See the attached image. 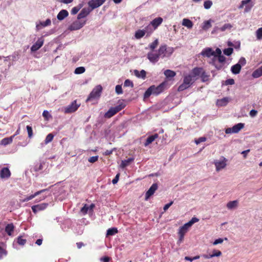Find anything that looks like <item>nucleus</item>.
<instances>
[{
  "mask_svg": "<svg viewBox=\"0 0 262 262\" xmlns=\"http://www.w3.org/2000/svg\"><path fill=\"white\" fill-rule=\"evenodd\" d=\"M165 85V82H163L157 86L155 85L149 86L144 94V98H148L151 94L159 95L164 91Z\"/></svg>",
  "mask_w": 262,
  "mask_h": 262,
  "instance_id": "1",
  "label": "nucleus"
},
{
  "mask_svg": "<svg viewBox=\"0 0 262 262\" xmlns=\"http://www.w3.org/2000/svg\"><path fill=\"white\" fill-rule=\"evenodd\" d=\"M196 80L194 78L192 75L188 74L184 76L183 82L178 89L179 91H183L188 88Z\"/></svg>",
  "mask_w": 262,
  "mask_h": 262,
  "instance_id": "2",
  "label": "nucleus"
},
{
  "mask_svg": "<svg viewBox=\"0 0 262 262\" xmlns=\"http://www.w3.org/2000/svg\"><path fill=\"white\" fill-rule=\"evenodd\" d=\"M125 106V104L123 103H121L119 105L110 108L108 111L104 114V117L106 118H110L115 115L116 113L123 109Z\"/></svg>",
  "mask_w": 262,
  "mask_h": 262,
  "instance_id": "3",
  "label": "nucleus"
},
{
  "mask_svg": "<svg viewBox=\"0 0 262 262\" xmlns=\"http://www.w3.org/2000/svg\"><path fill=\"white\" fill-rule=\"evenodd\" d=\"M102 91V87L101 85L96 86L89 95L86 101L98 99L100 97Z\"/></svg>",
  "mask_w": 262,
  "mask_h": 262,
  "instance_id": "4",
  "label": "nucleus"
},
{
  "mask_svg": "<svg viewBox=\"0 0 262 262\" xmlns=\"http://www.w3.org/2000/svg\"><path fill=\"white\" fill-rule=\"evenodd\" d=\"M86 20L82 21L77 19L69 26L68 30L71 31L79 30L84 26Z\"/></svg>",
  "mask_w": 262,
  "mask_h": 262,
  "instance_id": "5",
  "label": "nucleus"
},
{
  "mask_svg": "<svg viewBox=\"0 0 262 262\" xmlns=\"http://www.w3.org/2000/svg\"><path fill=\"white\" fill-rule=\"evenodd\" d=\"M227 161V159L224 157H221L220 160H214L213 163L215 166L216 171H219L226 166Z\"/></svg>",
  "mask_w": 262,
  "mask_h": 262,
  "instance_id": "6",
  "label": "nucleus"
},
{
  "mask_svg": "<svg viewBox=\"0 0 262 262\" xmlns=\"http://www.w3.org/2000/svg\"><path fill=\"white\" fill-rule=\"evenodd\" d=\"M80 104H77L76 100L73 101L70 104L64 107V113L67 114L72 113L77 110Z\"/></svg>",
  "mask_w": 262,
  "mask_h": 262,
  "instance_id": "7",
  "label": "nucleus"
},
{
  "mask_svg": "<svg viewBox=\"0 0 262 262\" xmlns=\"http://www.w3.org/2000/svg\"><path fill=\"white\" fill-rule=\"evenodd\" d=\"M200 54L203 57H206L208 58L210 57L213 56L214 57L212 59V62L215 61V53L212 48H206L201 52Z\"/></svg>",
  "mask_w": 262,
  "mask_h": 262,
  "instance_id": "8",
  "label": "nucleus"
},
{
  "mask_svg": "<svg viewBox=\"0 0 262 262\" xmlns=\"http://www.w3.org/2000/svg\"><path fill=\"white\" fill-rule=\"evenodd\" d=\"M106 0H91L88 2V5L93 10L101 6Z\"/></svg>",
  "mask_w": 262,
  "mask_h": 262,
  "instance_id": "9",
  "label": "nucleus"
},
{
  "mask_svg": "<svg viewBox=\"0 0 262 262\" xmlns=\"http://www.w3.org/2000/svg\"><path fill=\"white\" fill-rule=\"evenodd\" d=\"M158 186L157 183H154L145 193V200L147 201L152 195L156 190L158 189Z\"/></svg>",
  "mask_w": 262,
  "mask_h": 262,
  "instance_id": "10",
  "label": "nucleus"
},
{
  "mask_svg": "<svg viewBox=\"0 0 262 262\" xmlns=\"http://www.w3.org/2000/svg\"><path fill=\"white\" fill-rule=\"evenodd\" d=\"M92 11V9L89 8H83L80 12L77 15V19L81 20L82 18L86 17Z\"/></svg>",
  "mask_w": 262,
  "mask_h": 262,
  "instance_id": "11",
  "label": "nucleus"
},
{
  "mask_svg": "<svg viewBox=\"0 0 262 262\" xmlns=\"http://www.w3.org/2000/svg\"><path fill=\"white\" fill-rule=\"evenodd\" d=\"M159 58L160 57L157 53H154L151 52L147 53V58L153 63L157 62L159 60Z\"/></svg>",
  "mask_w": 262,
  "mask_h": 262,
  "instance_id": "12",
  "label": "nucleus"
},
{
  "mask_svg": "<svg viewBox=\"0 0 262 262\" xmlns=\"http://www.w3.org/2000/svg\"><path fill=\"white\" fill-rule=\"evenodd\" d=\"M163 22V18L161 17H158L153 19L150 22V25L153 27L154 29H156Z\"/></svg>",
  "mask_w": 262,
  "mask_h": 262,
  "instance_id": "13",
  "label": "nucleus"
},
{
  "mask_svg": "<svg viewBox=\"0 0 262 262\" xmlns=\"http://www.w3.org/2000/svg\"><path fill=\"white\" fill-rule=\"evenodd\" d=\"M11 172L7 167L3 168L0 171V177L1 178H8L10 176Z\"/></svg>",
  "mask_w": 262,
  "mask_h": 262,
  "instance_id": "14",
  "label": "nucleus"
},
{
  "mask_svg": "<svg viewBox=\"0 0 262 262\" xmlns=\"http://www.w3.org/2000/svg\"><path fill=\"white\" fill-rule=\"evenodd\" d=\"M69 15V12L67 10L62 9L57 14V18L59 20H62Z\"/></svg>",
  "mask_w": 262,
  "mask_h": 262,
  "instance_id": "15",
  "label": "nucleus"
},
{
  "mask_svg": "<svg viewBox=\"0 0 262 262\" xmlns=\"http://www.w3.org/2000/svg\"><path fill=\"white\" fill-rule=\"evenodd\" d=\"M48 206V204L45 203L34 205V213H35L38 211L44 210Z\"/></svg>",
  "mask_w": 262,
  "mask_h": 262,
  "instance_id": "16",
  "label": "nucleus"
},
{
  "mask_svg": "<svg viewBox=\"0 0 262 262\" xmlns=\"http://www.w3.org/2000/svg\"><path fill=\"white\" fill-rule=\"evenodd\" d=\"M167 51V46L166 45H162L161 46L158 50V53H157L159 57H162L164 58L166 56V51Z\"/></svg>",
  "mask_w": 262,
  "mask_h": 262,
  "instance_id": "17",
  "label": "nucleus"
},
{
  "mask_svg": "<svg viewBox=\"0 0 262 262\" xmlns=\"http://www.w3.org/2000/svg\"><path fill=\"white\" fill-rule=\"evenodd\" d=\"M203 71V69L202 68L196 67L192 70L191 74H190L192 75L193 77L195 78L196 76L201 75Z\"/></svg>",
  "mask_w": 262,
  "mask_h": 262,
  "instance_id": "18",
  "label": "nucleus"
},
{
  "mask_svg": "<svg viewBox=\"0 0 262 262\" xmlns=\"http://www.w3.org/2000/svg\"><path fill=\"white\" fill-rule=\"evenodd\" d=\"M51 24V21L50 19L48 18L45 21H40L39 24H36V28L37 30H39L42 27L50 25Z\"/></svg>",
  "mask_w": 262,
  "mask_h": 262,
  "instance_id": "19",
  "label": "nucleus"
},
{
  "mask_svg": "<svg viewBox=\"0 0 262 262\" xmlns=\"http://www.w3.org/2000/svg\"><path fill=\"white\" fill-rule=\"evenodd\" d=\"M134 74L138 78H141L143 79H145L146 78V72L144 70H142L140 72L137 70H135Z\"/></svg>",
  "mask_w": 262,
  "mask_h": 262,
  "instance_id": "20",
  "label": "nucleus"
},
{
  "mask_svg": "<svg viewBox=\"0 0 262 262\" xmlns=\"http://www.w3.org/2000/svg\"><path fill=\"white\" fill-rule=\"evenodd\" d=\"M241 69V64L236 63L231 67V71L234 74H238L240 73Z\"/></svg>",
  "mask_w": 262,
  "mask_h": 262,
  "instance_id": "21",
  "label": "nucleus"
},
{
  "mask_svg": "<svg viewBox=\"0 0 262 262\" xmlns=\"http://www.w3.org/2000/svg\"><path fill=\"white\" fill-rule=\"evenodd\" d=\"M44 42V39L42 37L38 39L35 44H34V51L38 50L42 45Z\"/></svg>",
  "mask_w": 262,
  "mask_h": 262,
  "instance_id": "22",
  "label": "nucleus"
},
{
  "mask_svg": "<svg viewBox=\"0 0 262 262\" xmlns=\"http://www.w3.org/2000/svg\"><path fill=\"white\" fill-rule=\"evenodd\" d=\"M158 137V135L157 134H155L153 135L149 136L148 137L146 140V142L144 143V145L145 146H147L149 144L151 143L156 139Z\"/></svg>",
  "mask_w": 262,
  "mask_h": 262,
  "instance_id": "23",
  "label": "nucleus"
},
{
  "mask_svg": "<svg viewBox=\"0 0 262 262\" xmlns=\"http://www.w3.org/2000/svg\"><path fill=\"white\" fill-rule=\"evenodd\" d=\"M14 136L15 135H13L11 136L10 137L5 138L3 139L1 141L0 144L5 146L11 143L13 141V138H14Z\"/></svg>",
  "mask_w": 262,
  "mask_h": 262,
  "instance_id": "24",
  "label": "nucleus"
},
{
  "mask_svg": "<svg viewBox=\"0 0 262 262\" xmlns=\"http://www.w3.org/2000/svg\"><path fill=\"white\" fill-rule=\"evenodd\" d=\"M14 229V226L12 223L8 224L5 227V231L9 236L12 235Z\"/></svg>",
  "mask_w": 262,
  "mask_h": 262,
  "instance_id": "25",
  "label": "nucleus"
},
{
  "mask_svg": "<svg viewBox=\"0 0 262 262\" xmlns=\"http://www.w3.org/2000/svg\"><path fill=\"white\" fill-rule=\"evenodd\" d=\"M238 206V201L237 200L230 201L227 204V207L228 209H233Z\"/></svg>",
  "mask_w": 262,
  "mask_h": 262,
  "instance_id": "26",
  "label": "nucleus"
},
{
  "mask_svg": "<svg viewBox=\"0 0 262 262\" xmlns=\"http://www.w3.org/2000/svg\"><path fill=\"white\" fill-rule=\"evenodd\" d=\"M244 127V124L242 123H239L232 127V130H233L234 133H238L242 128Z\"/></svg>",
  "mask_w": 262,
  "mask_h": 262,
  "instance_id": "27",
  "label": "nucleus"
},
{
  "mask_svg": "<svg viewBox=\"0 0 262 262\" xmlns=\"http://www.w3.org/2000/svg\"><path fill=\"white\" fill-rule=\"evenodd\" d=\"M182 25L188 29H191L193 27V23L190 19L184 18L182 21Z\"/></svg>",
  "mask_w": 262,
  "mask_h": 262,
  "instance_id": "28",
  "label": "nucleus"
},
{
  "mask_svg": "<svg viewBox=\"0 0 262 262\" xmlns=\"http://www.w3.org/2000/svg\"><path fill=\"white\" fill-rule=\"evenodd\" d=\"M252 75L254 78H256L261 76H262V66L258 69L255 70L253 72Z\"/></svg>",
  "mask_w": 262,
  "mask_h": 262,
  "instance_id": "29",
  "label": "nucleus"
},
{
  "mask_svg": "<svg viewBox=\"0 0 262 262\" xmlns=\"http://www.w3.org/2000/svg\"><path fill=\"white\" fill-rule=\"evenodd\" d=\"M145 34L146 33V36H149L151 33L153 32L154 30H155L153 27L150 24H149L147 26L145 27L143 29Z\"/></svg>",
  "mask_w": 262,
  "mask_h": 262,
  "instance_id": "30",
  "label": "nucleus"
},
{
  "mask_svg": "<svg viewBox=\"0 0 262 262\" xmlns=\"http://www.w3.org/2000/svg\"><path fill=\"white\" fill-rule=\"evenodd\" d=\"M145 34V33L144 30H137L135 34V37L137 39H140L143 37Z\"/></svg>",
  "mask_w": 262,
  "mask_h": 262,
  "instance_id": "31",
  "label": "nucleus"
},
{
  "mask_svg": "<svg viewBox=\"0 0 262 262\" xmlns=\"http://www.w3.org/2000/svg\"><path fill=\"white\" fill-rule=\"evenodd\" d=\"M118 233V230L117 228H111L108 229L106 232V236H112L115 235Z\"/></svg>",
  "mask_w": 262,
  "mask_h": 262,
  "instance_id": "32",
  "label": "nucleus"
},
{
  "mask_svg": "<svg viewBox=\"0 0 262 262\" xmlns=\"http://www.w3.org/2000/svg\"><path fill=\"white\" fill-rule=\"evenodd\" d=\"M164 75L167 78H172L175 76L176 73L170 70H166L164 71Z\"/></svg>",
  "mask_w": 262,
  "mask_h": 262,
  "instance_id": "33",
  "label": "nucleus"
},
{
  "mask_svg": "<svg viewBox=\"0 0 262 262\" xmlns=\"http://www.w3.org/2000/svg\"><path fill=\"white\" fill-rule=\"evenodd\" d=\"M133 160H134V158H129L127 159V160L122 161V162L121 164V167L122 168H124V167H126Z\"/></svg>",
  "mask_w": 262,
  "mask_h": 262,
  "instance_id": "34",
  "label": "nucleus"
},
{
  "mask_svg": "<svg viewBox=\"0 0 262 262\" xmlns=\"http://www.w3.org/2000/svg\"><path fill=\"white\" fill-rule=\"evenodd\" d=\"M211 21L212 20L211 19H209V20L204 21L203 25L202 26V29L204 30H207L208 29H209L210 28H211Z\"/></svg>",
  "mask_w": 262,
  "mask_h": 262,
  "instance_id": "35",
  "label": "nucleus"
},
{
  "mask_svg": "<svg viewBox=\"0 0 262 262\" xmlns=\"http://www.w3.org/2000/svg\"><path fill=\"white\" fill-rule=\"evenodd\" d=\"M209 75L203 70L201 74V77L203 82H206L208 81Z\"/></svg>",
  "mask_w": 262,
  "mask_h": 262,
  "instance_id": "36",
  "label": "nucleus"
},
{
  "mask_svg": "<svg viewBox=\"0 0 262 262\" xmlns=\"http://www.w3.org/2000/svg\"><path fill=\"white\" fill-rule=\"evenodd\" d=\"M85 68L83 67H79L75 70L74 73L76 74H82L85 72Z\"/></svg>",
  "mask_w": 262,
  "mask_h": 262,
  "instance_id": "37",
  "label": "nucleus"
},
{
  "mask_svg": "<svg viewBox=\"0 0 262 262\" xmlns=\"http://www.w3.org/2000/svg\"><path fill=\"white\" fill-rule=\"evenodd\" d=\"M232 27V26L230 24H225L224 26L221 28H220V31L222 32H224L227 29H230Z\"/></svg>",
  "mask_w": 262,
  "mask_h": 262,
  "instance_id": "38",
  "label": "nucleus"
},
{
  "mask_svg": "<svg viewBox=\"0 0 262 262\" xmlns=\"http://www.w3.org/2000/svg\"><path fill=\"white\" fill-rule=\"evenodd\" d=\"M233 52V49L232 48H228L227 49H225L223 50V53L225 55L227 56H230Z\"/></svg>",
  "mask_w": 262,
  "mask_h": 262,
  "instance_id": "39",
  "label": "nucleus"
},
{
  "mask_svg": "<svg viewBox=\"0 0 262 262\" xmlns=\"http://www.w3.org/2000/svg\"><path fill=\"white\" fill-rule=\"evenodd\" d=\"M256 36L258 40L262 39V27L258 28L256 31Z\"/></svg>",
  "mask_w": 262,
  "mask_h": 262,
  "instance_id": "40",
  "label": "nucleus"
},
{
  "mask_svg": "<svg viewBox=\"0 0 262 262\" xmlns=\"http://www.w3.org/2000/svg\"><path fill=\"white\" fill-rule=\"evenodd\" d=\"M54 138V135L52 134H49L45 140V143L48 144L49 142H51Z\"/></svg>",
  "mask_w": 262,
  "mask_h": 262,
  "instance_id": "41",
  "label": "nucleus"
},
{
  "mask_svg": "<svg viewBox=\"0 0 262 262\" xmlns=\"http://www.w3.org/2000/svg\"><path fill=\"white\" fill-rule=\"evenodd\" d=\"M159 43L158 39H156L154 42L149 45V48L151 51H153L158 46Z\"/></svg>",
  "mask_w": 262,
  "mask_h": 262,
  "instance_id": "42",
  "label": "nucleus"
},
{
  "mask_svg": "<svg viewBox=\"0 0 262 262\" xmlns=\"http://www.w3.org/2000/svg\"><path fill=\"white\" fill-rule=\"evenodd\" d=\"M7 255V250L0 246V259L3 258L4 256H6Z\"/></svg>",
  "mask_w": 262,
  "mask_h": 262,
  "instance_id": "43",
  "label": "nucleus"
},
{
  "mask_svg": "<svg viewBox=\"0 0 262 262\" xmlns=\"http://www.w3.org/2000/svg\"><path fill=\"white\" fill-rule=\"evenodd\" d=\"M124 86H129L132 88L134 87V83L133 82L130 80L129 79H126L125 80L124 82Z\"/></svg>",
  "mask_w": 262,
  "mask_h": 262,
  "instance_id": "44",
  "label": "nucleus"
},
{
  "mask_svg": "<svg viewBox=\"0 0 262 262\" xmlns=\"http://www.w3.org/2000/svg\"><path fill=\"white\" fill-rule=\"evenodd\" d=\"M212 5V2L211 1H206L204 2V7L206 9H209Z\"/></svg>",
  "mask_w": 262,
  "mask_h": 262,
  "instance_id": "45",
  "label": "nucleus"
},
{
  "mask_svg": "<svg viewBox=\"0 0 262 262\" xmlns=\"http://www.w3.org/2000/svg\"><path fill=\"white\" fill-rule=\"evenodd\" d=\"M228 102V98H224L220 100L219 101V105L221 106L226 105Z\"/></svg>",
  "mask_w": 262,
  "mask_h": 262,
  "instance_id": "46",
  "label": "nucleus"
},
{
  "mask_svg": "<svg viewBox=\"0 0 262 262\" xmlns=\"http://www.w3.org/2000/svg\"><path fill=\"white\" fill-rule=\"evenodd\" d=\"M17 242L20 245H24L26 243V239L22 238L21 236H19L17 239Z\"/></svg>",
  "mask_w": 262,
  "mask_h": 262,
  "instance_id": "47",
  "label": "nucleus"
},
{
  "mask_svg": "<svg viewBox=\"0 0 262 262\" xmlns=\"http://www.w3.org/2000/svg\"><path fill=\"white\" fill-rule=\"evenodd\" d=\"M115 91L117 94H122V89L121 85H117L115 88Z\"/></svg>",
  "mask_w": 262,
  "mask_h": 262,
  "instance_id": "48",
  "label": "nucleus"
},
{
  "mask_svg": "<svg viewBox=\"0 0 262 262\" xmlns=\"http://www.w3.org/2000/svg\"><path fill=\"white\" fill-rule=\"evenodd\" d=\"M98 156L91 157L88 159V161L92 163H95L98 161Z\"/></svg>",
  "mask_w": 262,
  "mask_h": 262,
  "instance_id": "49",
  "label": "nucleus"
},
{
  "mask_svg": "<svg viewBox=\"0 0 262 262\" xmlns=\"http://www.w3.org/2000/svg\"><path fill=\"white\" fill-rule=\"evenodd\" d=\"M217 58L219 62L221 63H224L226 61V57L222 54L217 57Z\"/></svg>",
  "mask_w": 262,
  "mask_h": 262,
  "instance_id": "50",
  "label": "nucleus"
},
{
  "mask_svg": "<svg viewBox=\"0 0 262 262\" xmlns=\"http://www.w3.org/2000/svg\"><path fill=\"white\" fill-rule=\"evenodd\" d=\"M206 140V138L204 137H200L199 139L195 140V143L196 144L198 145L200 143L202 142H204Z\"/></svg>",
  "mask_w": 262,
  "mask_h": 262,
  "instance_id": "51",
  "label": "nucleus"
},
{
  "mask_svg": "<svg viewBox=\"0 0 262 262\" xmlns=\"http://www.w3.org/2000/svg\"><path fill=\"white\" fill-rule=\"evenodd\" d=\"M48 189H42L40 191H38L34 193V195H33L34 198H36L37 196H38L39 194H41L43 192H44L46 191H48Z\"/></svg>",
  "mask_w": 262,
  "mask_h": 262,
  "instance_id": "52",
  "label": "nucleus"
},
{
  "mask_svg": "<svg viewBox=\"0 0 262 262\" xmlns=\"http://www.w3.org/2000/svg\"><path fill=\"white\" fill-rule=\"evenodd\" d=\"M89 209V206L85 204L83 207L81 208L80 211L83 214H86L88 212Z\"/></svg>",
  "mask_w": 262,
  "mask_h": 262,
  "instance_id": "53",
  "label": "nucleus"
},
{
  "mask_svg": "<svg viewBox=\"0 0 262 262\" xmlns=\"http://www.w3.org/2000/svg\"><path fill=\"white\" fill-rule=\"evenodd\" d=\"M234 84V80L232 78L228 79L225 81L226 85H233Z\"/></svg>",
  "mask_w": 262,
  "mask_h": 262,
  "instance_id": "54",
  "label": "nucleus"
},
{
  "mask_svg": "<svg viewBox=\"0 0 262 262\" xmlns=\"http://www.w3.org/2000/svg\"><path fill=\"white\" fill-rule=\"evenodd\" d=\"M214 257H219L222 255V252L219 250H214L213 251Z\"/></svg>",
  "mask_w": 262,
  "mask_h": 262,
  "instance_id": "55",
  "label": "nucleus"
},
{
  "mask_svg": "<svg viewBox=\"0 0 262 262\" xmlns=\"http://www.w3.org/2000/svg\"><path fill=\"white\" fill-rule=\"evenodd\" d=\"M223 241H224V239L223 238H217L213 242V245H216L217 244H222L223 242Z\"/></svg>",
  "mask_w": 262,
  "mask_h": 262,
  "instance_id": "56",
  "label": "nucleus"
},
{
  "mask_svg": "<svg viewBox=\"0 0 262 262\" xmlns=\"http://www.w3.org/2000/svg\"><path fill=\"white\" fill-rule=\"evenodd\" d=\"M238 64H241V67L243 66L246 64V60L244 57H241L238 61Z\"/></svg>",
  "mask_w": 262,
  "mask_h": 262,
  "instance_id": "57",
  "label": "nucleus"
},
{
  "mask_svg": "<svg viewBox=\"0 0 262 262\" xmlns=\"http://www.w3.org/2000/svg\"><path fill=\"white\" fill-rule=\"evenodd\" d=\"M173 201H170L169 203L166 204L163 207L164 211H166L173 204Z\"/></svg>",
  "mask_w": 262,
  "mask_h": 262,
  "instance_id": "58",
  "label": "nucleus"
},
{
  "mask_svg": "<svg viewBox=\"0 0 262 262\" xmlns=\"http://www.w3.org/2000/svg\"><path fill=\"white\" fill-rule=\"evenodd\" d=\"M119 176H120V173H118L116 174V176H115L114 179L112 180V183L113 184H116V183H117V182H118V180H119Z\"/></svg>",
  "mask_w": 262,
  "mask_h": 262,
  "instance_id": "59",
  "label": "nucleus"
},
{
  "mask_svg": "<svg viewBox=\"0 0 262 262\" xmlns=\"http://www.w3.org/2000/svg\"><path fill=\"white\" fill-rule=\"evenodd\" d=\"M257 114V111L255 110H252L250 111L249 115L251 117H255Z\"/></svg>",
  "mask_w": 262,
  "mask_h": 262,
  "instance_id": "60",
  "label": "nucleus"
},
{
  "mask_svg": "<svg viewBox=\"0 0 262 262\" xmlns=\"http://www.w3.org/2000/svg\"><path fill=\"white\" fill-rule=\"evenodd\" d=\"M214 52L215 53V58H216L219 56H220L221 55H222V51L219 48H216L215 50V51H214Z\"/></svg>",
  "mask_w": 262,
  "mask_h": 262,
  "instance_id": "61",
  "label": "nucleus"
},
{
  "mask_svg": "<svg viewBox=\"0 0 262 262\" xmlns=\"http://www.w3.org/2000/svg\"><path fill=\"white\" fill-rule=\"evenodd\" d=\"M27 131H28V136L30 138L31 137V136H32V127H31V126H30L28 125L27 126Z\"/></svg>",
  "mask_w": 262,
  "mask_h": 262,
  "instance_id": "62",
  "label": "nucleus"
},
{
  "mask_svg": "<svg viewBox=\"0 0 262 262\" xmlns=\"http://www.w3.org/2000/svg\"><path fill=\"white\" fill-rule=\"evenodd\" d=\"M79 11L78 8H77L76 7H74L72 8L71 10V14L73 15H75L78 13V12Z\"/></svg>",
  "mask_w": 262,
  "mask_h": 262,
  "instance_id": "63",
  "label": "nucleus"
},
{
  "mask_svg": "<svg viewBox=\"0 0 262 262\" xmlns=\"http://www.w3.org/2000/svg\"><path fill=\"white\" fill-rule=\"evenodd\" d=\"M100 260L103 262H108L110 260V258L108 256L102 257L100 258Z\"/></svg>",
  "mask_w": 262,
  "mask_h": 262,
  "instance_id": "64",
  "label": "nucleus"
}]
</instances>
